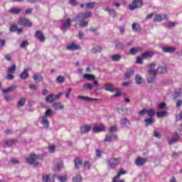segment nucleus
<instances>
[{"label":"nucleus","instance_id":"obj_1","mask_svg":"<svg viewBox=\"0 0 182 182\" xmlns=\"http://www.w3.org/2000/svg\"><path fill=\"white\" fill-rule=\"evenodd\" d=\"M43 159V156L42 155H36L33 153H32L28 157L26 158V160L28 164H31L32 166H34V167H36L37 166H39V162L38 160H42Z\"/></svg>","mask_w":182,"mask_h":182},{"label":"nucleus","instance_id":"obj_2","mask_svg":"<svg viewBox=\"0 0 182 182\" xmlns=\"http://www.w3.org/2000/svg\"><path fill=\"white\" fill-rule=\"evenodd\" d=\"M92 12L88 11L85 13H79L73 19L74 22H82V21H85V19H89L92 16Z\"/></svg>","mask_w":182,"mask_h":182},{"label":"nucleus","instance_id":"obj_3","mask_svg":"<svg viewBox=\"0 0 182 182\" xmlns=\"http://www.w3.org/2000/svg\"><path fill=\"white\" fill-rule=\"evenodd\" d=\"M121 161L122 159L120 158H110L107 160V166L111 169L116 168Z\"/></svg>","mask_w":182,"mask_h":182},{"label":"nucleus","instance_id":"obj_4","mask_svg":"<svg viewBox=\"0 0 182 182\" xmlns=\"http://www.w3.org/2000/svg\"><path fill=\"white\" fill-rule=\"evenodd\" d=\"M157 75V70L153 69L148 70L147 82L148 83H153L156 80V75Z\"/></svg>","mask_w":182,"mask_h":182},{"label":"nucleus","instance_id":"obj_5","mask_svg":"<svg viewBox=\"0 0 182 182\" xmlns=\"http://www.w3.org/2000/svg\"><path fill=\"white\" fill-rule=\"evenodd\" d=\"M146 114L149 117H153L156 114V113L154 112V109H143L142 110L138 112V114L139 116H144V114Z\"/></svg>","mask_w":182,"mask_h":182},{"label":"nucleus","instance_id":"obj_6","mask_svg":"<svg viewBox=\"0 0 182 182\" xmlns=\"http://www.w3.org/2000/svg\"><path fill=\"white\" fill-rule=\"evenodd\" d=\"M18 25L20 26H28L31 28V26H32V22L26 18H20L18 21Z\"/></svg>","mask_w":182,"mask_h":182},{"label":"nucleus","instance_id":"obj_7","mask_svg":"<svg viewBox=\"0 0 182 182\" xmlns=\"http://www.w3.org/2000/svg\"><path fill=\"white\" fill-rule=\"evenodd\" d=\"M142 6L143 1L141 0H134L132 4H129V9H131V11H134V9L141 8Z\"/></svg>","mask_w":182,"mask_h":182},{"label":"nucleus","instance_id":"obj_8","mask_svg":"<svg viewBox=\"0 0 182 182\" xmlns=\"http://www.w3.org/2000/svg\"><path fill=\"white\" fill-rule=\"evenodd\" d=\"M104 89L107 92H119V88L115 87L114 85L112 83H105L104 84Z\"/></svg>","mask_w":182,"mask_h":182},{"label":"nucleus","instance_id":"obj_9","mask_svg":"<svg viewBox=\"0 0 182 182\" xmlns=\"http://www.w3.org/2000/svg\"><path fill=\"white\" fill-rule=\"evenodd\" d=\"M71 22L72 21L70 20V18L63 21L61 26V30L63 31V32H66V31H68V29L70 28Z\"/></svg>","mask_w":182,"mask_h":182},{"label":"nucleus","instance_id":"obj_10","mask_svg":"<svg viewBox=\"0 0 182 182\" xmlns=\"http://www.w3.org/2000/svg\"><path fill=\"white\" fill-rule=\"evenodd\" d=\"M117 139V135L113 134H107L105 136V139H104V142L111 143L113 140H116Z\"/></svg>","mask_w":182,"mask_h":182},{"label":"nucleus","instance_id":"obj_11","mask_svg":"<svg viewBox=\"0 0 182 182\" xmlns=\"http://www.w3.org/2000/svg\"><path fill=\"white\" fill-rule=\"evenodd\" d=\"M161 49L164 53H174L177 48L176 47L172 46H164L161 47Z\"/></svg>","mask_w":182,"mask_h":182},{"label":"nucleus","instance_id":"obj_12","mask_svg":"<svg viewBox=\"0 0 182 182\" xmlns=\"http://www.w3.org/2000/svg\"><path fill=\"white\" fill-rule=\"evenodd\" d=\"M77 99H80V100H83L84 102H99V99L92 98L87 96L80 95L77 97Z\"/></svg>","mask_w":182,"mask_h":182},{"label":"nucleus","instance_id":"obj_13","mask_svg":"<svg viewBox=\"0 0 182 182\" xmlns=\"http://www.w3.org/2000/svg\"><path fill=\"white\" fill-rule=\"evenodd\" d=\"M80 49V46L75 43L74 42H72L71 43L67 46L68 50H79Z\"/></svg>","mask_w":182,"mask_h":182},{"label":"nucleus","instance_id":"obj_14","mask_svg":"<svg viewBox=\"0 0 182 182\" xmlns=\"http://www.w3.org/2000/svg\"><path fill=\"white\" fill-rule=\"evenodd\" d=\"M52 107H53L55 110H63V109H65V105L60 102H56L52 104Z\"/></svg>","mask_w":182,"mask_h":182},{"label":"nucleus","instance_id":"obj_15","mask_svg":"<svg viewBox=\"0 0 182 182\" xmlns=\"http://www.w3.org/2000/svg\"><path fill=\"white\" fill-rule=\"evenodd\" d=\"M164 19H168V16H167V14L156 15L153 21L154 22H161V21H164Z\"/></svg>","mask_w":182,"mask_h":182},{"label":"nucleus","instance_id":"obj_16","mask_svg":"<svg viewBox=\"0 0 182 182\" xmlns=\"http://www.w3.org/2000/svg\"><path fill=\"white\" fill-rule=\"evenodd\" d=\"M146 161H147V160H146V159L141 158V157H138L135 160V164L138 167H141V166H144V164L146 163Z\"/></svg>","mask_w":182,"mask_h":182},{"label":"nucleus","instance_id":"obj_17","mask_svg":"<svg viewBox=\"0 0 182 182\" xmlns=\"http://www.w3.org/2000/svg\"><path fill=\"white\" fill-rule=\"evenodd\" d=\"M180 139V135L177 132L172 136L171 139L168 140V144H174V143H177L178 139Z\"/></svg>","mask_w":182,"mask_h":182},{"label":"nucleus","instance_id":"obj_18","mask_svg":"<svg viewBox=\"0 0 182 182\" xmlns=\"http://www.w3.org/2000/svg\"><path fill=\"white\" fill-rule=\"evenodd\" d=\"M154 122L156 120L153 117H149V118H146L144 119V123H145V127H148V126H152V124H154Z\"/></svg>","mask_w":182,"mask_h":182},{"label":"nucleus","instance_id":"obj_19","mask_svg":"<svg viewBox=\"0 0 182 182\" xmlns=\"http://www.w3.org/2000/svg\"><path fill=\"white\" fill-rule=\"evenodd\" d=\"M35 37L40 41V42H45V36L41 31H37L35 33Z\"/></svg>","mask_w":182,"mask_h":182},{"label":"nucleus","instance_id":"obj_20","mask_svg":"<svg viewBox=\"0 0 182 182\" xmlns=\"http://www.w3.org/2000/svg\"><path fill=\"white\" fill-rule=\"evenodd\" d=\"M92 129V127L90 125H84L80 127V132L82 134H86L90 132V129Z\"/></svg>","mask_w":182,"mask_h":182},{"label":"nucleus","instance_id":"obj_21","mask_svg":"<svg viewBox=\"0 0 182 182\" xmlns=\"http://www.w3.org/2000/svg\"><path fill=\"white\" fill-rule=\"evenodd\" d=\"M16 89H18V86L11 85L6 89L2 90V92L3 93H11V92H14V90H16Z\"/></svg>","mask_w":182,"mask_h":182},{"label":"nucleus","instance_id":"obj_22","mask_svg":"<svg viewBox=\"0 0 182 182\" xmlns=\"http://www.w3.org/2000/svg\"><path fill=\"white\" fill-rule=\"evenodd\" d=\"M105 11L109 13V15L112 16V18H116L117 16V12H116V10L111 9L109 7H107L105 9Z\"/></svg>","mask_w":182,"mask_h":182},{"label":"nucleus","instance_id":"obj_23","mask_svg":"<svg viewBox=\"0 0 182 182\" xmlns=\"http://www.w3.org/2000/svg\"><path fill=\"white\" fill-rule=\"evenodd\" d=\"M154 55V53L152 51L148 50L142 53V59H149V58H151Z\"/></svg>","mask_w":182,"mask_h":182},{"label":"nucleus","instance_id":"obj_24","mask_svg":"<svg viewBox=\"0 0 182 182\" xmlns=\"http://www.w3.org/2000/svg\"><path fill=\"white\" fill-rule=\"evenodd\" d=\"M43 182H55V177L50 176L49 175L43 176Z\"/></svg>","mask_w":182,"mask_h":182},{"label":"nucleus","instance_id":"obj_25","mask_svg":"<svg viewBox=\"0 0 182 182\" xmlns=\"http://www.w3.org/2000/svg\"><path fill=\"white\" fill-rule=\"evenodd\" d=\"M41 123L46 128L48 129V127H49V120L48 119V118H46V117H42Z\"/></svg>","mask_w":182,"mask_h":182},{"label":"nucleus","instance_id":"obj_26","mask_svg":"<svg viewBox=\"0 0 182 182\" xmlns=\"http://www.w3.org/2000/svg\"><path fill=\"white\" fill-rule=\"evenodd\" d=\"M20 79L25 80L29 77V73L27 69H25L23 73H21L19 75Z\"/></svg>","mask_w":182,"mask_h":182},{"label":"nucleus","instance_id":"obj_27","mask_svg":"<svg viewBox=\"0 0 182 182\" xmlns=\"http://www.w3.org/2000/svg\"><path fill=\"white\" fill-rule=\"evenodd\" d=\"M127 172H126V171L123 170V169H120L118 174L114 176L112 182H117V179L120 178V176H123V174H126Z\"/></svg>","mask_w":182,"mask_h":182},{"label":"nucleus","instance_id":"obj_28","mask_svg":"<svg viewBox=\"0 0 182 182\" xmlns=\"http://www.w3.org/2000/svg\"><path fill=\"white\" fill-rule=\"evenodd\" d=\"M181 96V89H178L175 90L173 95H172V97L173 100H176L178 97H180Z\"/></svg>","mask_w":182,"mask_h":182},{"label":"nucleus","instance_id":"obj_29","mask_svg":"<svg viewBox=\"0 0 182 182\" xmlns=\"http://www.w3.org/2000/svg\"><path fill=\"white\" fill-rule=\"evenodd\" d=\"M132 28L134 32H139V31H141V27L140 26V24L137 23H133Z\"/></svg>","mask_w":182,"mask_h":182},{"label":"nucleus","instance_id":"obj_30","mask_svg":"<svg viewBox=\"0 0 182 182\" xmlns=\"http://www.w3.org/2000/svg\"><path fill=\"white\" fill-rule=\"evenodd\" d=\"M167 66H159L156 70V73H167Z\"/></svg>","mask_w":182,"mask_h":182},{"label":"nucleus","instance_id":"obj_31","mask_svg":"<svg viewBox=\"0 0 182 182\" xmlns=\"http://www.w3.org/2000/svg\"><path fill=\"white\" fill-rule=\"evenodd\" d=\"M105 130V126H96L93 128L94 133H100V132H103Z\"/></svg>","mask_w":182,"mask_h":182},{"label":"nucleus","instance_id":"obj_32","mask_svg":"<svg viewBox=\"0 0 182 182\" xmlns=\"http://www.w3.org/2000/svg\"><path fill=\"white\" fill-rule=\"evenodd\" d=\"M82 77L84 79H87V80H95V79H96V77H95V75H92V74H84L82 75Z\"/></svg>","mask_w":182,"mask_h":182},{"label":"nucleus","instance_id":"obj_33","mask_svg":"<svg viewBox=\"0 0 182 182\" xmlns=\"http://www.w3.org/2000/svg\"><path fill=\"white\" fill-rule=\"evenodd\" d=\"M54 101L55 98L53 94H50L46 97V102L47 103H53Z\"/></svg>","mask_w":182,"mask_h":182},{"label":"nucleus","instance_id":"obj_34","mask_svg":"<svg viewBox=\"0 0 182 182\" xmlns=\"http://www.w3.org/2000/svg\"><path fill=\"white\" fill-rule=\"evenodd\" d=\"M121 124L124 127H128V126H130V120L127 119V118L122 119H121Z\"/></svg>","mask_w":182,"mask_h":182},{"label":"nucleus","instance_id":"obj_35","mask_svg":"<svg viewBox=\"0 0 182 182\" xmlns=\"http://www.w3.org/2000/svg\"><path fill=\"white\" fill-rule=\"evenodd\" d=\"M75 168L79 169V167L82 166L83 161L80 160L79 158H76L74 161Z\"/></svg>","mask_w":182,"mask_h":182},{"label":"nucleus","instance_id":"obj_36","mask_svg":"<svg viewBox=\"0 0 182 182\" xmlns=\"http://www.w3.org/2000/svg\"><path fill=\"white\" fill-rule=\"evenodd\" d=\"M9 12L13 15H19V14H21V9L16 8H11L10 9Z\"/></svg>","mask_w":182,"mask_h":182},{"label":"nucleus","instance_id":"obj_37","mask_svg":"<svg viewBox=\"0 0 182 182\" xmlns=\"http://www.w3.org/2000/svg\"><path fill=\"white\" fill-rule=\"evenodd\" d=\"M134 74V71L133 70H127L125 73H124V77H126V79H130V77L132 76V75Z\"/></svg>","mask_w":182,"mask_h":182},{"label":"nucleus","instance_id":"obj_38","mask_svg":"<svg viewBox=\"0 0 182 182\" xmlns=\"http://www.w3.org/2000/svg\"><path fill=\"white\" fill-rule=\"evenodd\" d=\"M135 82L136 85H141L143 83V78L140 76V75H136Z\"/></svg>","mask_w":182,"mask_h":182},{"label":"nucleus","instance_id":"obj_39","mask_svg":"<svg viewBox=\"0 0 182 182\" xmlns=\"http://www.w3.org/2000/svg\"><path fill=\"white\" fill-rule=\"evenodd\" d=\"M141 50V48H132L129 50V53L131 55H136L138 52H140Z\"/></svg>","mask_w":182,"mask_h":182},{"label":"nucleus","instance_id":"obj_40","mask_svg":"<svg viewBox=\"0 0 182 182\" xmlns=\"http://www.w3.org/2000/svg\"><path fill=\"white\" fill-rule=\"evenodd\" d=\"M25 103H26V100L25 98H21L17 103V106L18 107H23V106H25Z\"/></svg>","mask_w":182,"mask_h":182},{"label":"nucleus","instance_id":"obj_41","mask_svg":"<svg viewBox=\"0 0 182 182\" xmlns=\"http://www.w3.org/2000/svg\"><path fill=\"white\" fill-rule=\"evenodd\" d=\"M92 53H100L102 52V47L97 46L92 48Z\"/></svg>","mask_w":182,"mask_h":182},{"label":"nucleus","instance_id":"obj_42","mask_svg":"<svg viewBox=\"0 0 182 182\" xmlns=\"http://www.w3.org/2000/svg\"><path fill=\"white\" fill-rule=\"evenodd\" d=\"M51 116H53V112L50 109H48L46 112H45V116L44 117H51Z\"/></svg>","mask_w":182,"mask_h":182},{"label":"nucleus","instance_id":"obj_43","mask_svg":"<svg viewBox=\"0 0 182 182\" xmlns=\"http://www.w3.org/2000/svg\"><path fill=\"white\" fill-rule=\"evenodd\" d=\"M33 80L36 82H43V77L41 75H34L33 76Z\"/></svg>","mask_w":182,"mask_h":182},{"label":"nucleus","instance_id":"obj_44","mask_svg":"<svg viewBox=\"0 0 182 182\" xmlns=\"http://www.w3.org/2000/svg\"><path fill=\"white\" fill-rule=\"evenodd\" d=\"M167 114H168L167 111H162V112H156V116H158V117H166V116H167Z\"/></svg>","mask_w":182,"mask_h":182},{"label":"nucleus","instance_id":"obj_45","mask_svg":"<svg viewBox=\"0 0 182 182\" xmlns=\"http://www.w3.org/2000/svg\"><path fill=\"white\" fill-rule=\"evenodd\" d=\"M80 22L79 23V26L80 28H86L87 26V25H89V23L86 21H78Z\"/></svg>","mask_w":182,"mask_h":182},{"label":"nucleus","instance_id":"obj_46","mask_svg":"<svg viewBox=\"0 0 182 182\" xmlns=\"http://www.w3.org/2000/svg\"><path fill=\"white\" fill-rule=\"evenodd\" d=\"M58 180L59 182H66V180H68V175H64V176H60L58 178Z\"/></svg>","mask_w":182,"mask_h":182},{"label":"nucleus","instance_id":"obj_47","mask_svg":"<svg viewBox=\"0 0 182 182\" xmlns=\"http://www.w3.org/2000/svg\"><path fill=\"white\" fill-rule=\"evenodd\" d=\"M15 70H16V65H14L13 66L8 68L7 73H14Z\"/></svg>","mask_w":182,"mask_h":182},{"label":"nucleus","instance_id":"obj_48","mask_svg":"<svg viewBox=\"0 0 182 182\" xmlns=\"http://www.w3.org/2000/svg\"><path fill=\"white\" fill-rule=\"evenodd\" d=\"M18 26L16 24H11L9 28V32H16Z\"/></svg>","mask_w":182,"mask_h":182},{"label":"nucleus","instance_id":"obj_49","mask_svg":"<svg viewBox=\"0 0 182 182\" xmlns=\"http://www.w3.org/2000/svg\"><path fill=\"white\" fill-rule=\"evenodd\" d=\"M73 182H82V176L77 175L73 178Z\"/></svg>","mask_w":182,"mask_h":182},{"label":"nucleus","instance_id":"obj_50","mask_svg":"<svg viewBox=\"0 0 182 182\" xmlns=\"http://www.w3.org/2000/svg\"><path fill=\"white\" fill-rule=\"evenodd\" d=\"M120 59H122V55H112V60L117 62V61L120 60Z\"/></svg>","mask_w":182,"mask_h":182},{"label":"nucleus","instance_id":"obj_51","mask_svg":"<svg viewBox=\"0 0 182 182\" xmlns=\"http://www.w3.org/2000/svg\"><path fill=\"white\" fill-rule=\"evenodd\" d=\"M115 46H116L117 48H118L121 50L124 49V43H117L115 44Z\"/></svg>","mask_w":182,"mask_h":182},{"label":"nucleus","instance_id":"obj_52","mask_svg":"<svg viewBox=\"0 0 182 182\" xmlns=\"http://www.w3.org/2000/svg\"><path fill=\"white\" fill-rule=\"evenodd\" d=\"M108 131L109 134L114 133V132H117V127L113 126V127H109L108 128Z\"/></svg>","mask_w":182,"mask_h":182},{"label":"nucleus","instance_id":"obj_53","mask_svg":"<svg viewBox=\"0 0 182 182\" xmlns=\"http://www.w3.org/2000/svg\"><path fill=\"white\" fill-rule=\"evenodd\" d=\"M14 144V140H9L4 141V147H11Z\"/></svg>","mask_w":182,"mask_h":182},{"label":"nucleus","instance_id":"obj_54","mask_svg":"<svg viewBox=\"0 0 182 182\" xmlns=\"http://www.w3.org/2000/svg\"><path fill=\"white\" fill-rule=\"evenodd\" d=\"M62 167H63V163H57L56 167H55V171H60L62 169Z\"/></svg>","mask_w":182,"mask_h":182},{"label":"nucleus","instance_id":"obj_55","mask_svg":"<svg viewBox=\"0 0 182 182\" xmlns=\"http://www.w3.org/2000/svg\"><path fill=\"white\" fill-rule=\"evenodd\" d=\"M83 168L85 170H90V163H89V161H85L83 164Z\"/></svg>","mask_w":182,"mask_h":182},{"label":"nucleus","instance_id":"obj_56","mask_svg":"<svg viewBox=\"0 0 182 182\" xmlns=\"http://www.w3.org/2000/svg\"><path fill=\"white\" fill-rule=\"evenodd\" d=\"M93 85L92 84H84L85 89H87V90H92L93 89Z\"/></svg>","mask_w":182,"mask_h":182},{"label":"nucleus","instance_id":"obj_57","mask_svg":"<svg viewBox=\"0 0 182 182\" xmlns=\"http://www.w3.org/2000/svg\"><path fill=\"white\" fill-rule=\"evenodd\" d=\"M56 82L58 83H63V82H65V77H62V76H58L57 78H56Z\"/></svg>","mask_w":182,"mask_h":182},{"label":"nucleus","instance_id":"obj_58","mask_svg":"<svg viewBox=\"0 0 182 182\" xmlns=\"http://www.w3.org/2000/svg\"><path fill=\"white\" fill-rule=\"evenodd\" d=\"M166 102H161L159 105H158V109H159V110H163L164 109H166Z\"/></svg>","mask_w":182,"mask_h":182},{"label":"nucleus","instance_id":"obj_59","mask_svg":"<svg viewBox=\"0 0 182 182\" xmlns=\"http://www.w3.org/2000/svg\"><path fill=\"white\" fill-rule=\"evenodd\" d=\"M28 45H29V43L28 42V41H24L21 44L20 48L23 49V48H26V46H28Z\"/></svg>","mask_w":182,"mask_h":182},{"label":"nucleus","instance_id":"obj_60","mask_svg":"<svg viewBox=\"0 0 182 182\" xmlns=\"http://www.w3.org/2000/svg\"><path fill=\"white\" fill-rule=\"evenodd\" d=\"M85 6L89 9H93V8H95V3H87V4H85Z\"/></svg>","mask_w":182,"mask_h":182},{"label":"nucleus","instance_id":"obj_61","mask_svg":"<svg viewBox=\"0 0 182 182\" xmlns=\"http://www.w3.org/2000/svg\"><path fill=\"white\" fill-rule=\"evenodd\" d=\"M143 59H144V58H143V56H141V57H137V58H136V63H139V64L142 65V63H143Z\"/></svg>","mask_w":182,"mask_h":182},{"label":"nucleus","instance_id":"obj_62","mask_svg":"<svg viewBox=\"0 0 182 182\" xmlns=\"http://www.w3.org/2000/svg\"><path fill=\"white\" fill-rule=\"evenodd\" d=\"M176 26V22H168L167 24V28H174Z\"/></svg>","mask_w":182,"mask_h":182},{"label":"nucleus","instance_id":"obj_63","mask_svg":"<svg viewBox=\"0 0 182 182\" xmlns=\"http://www.w3.org/2000/svg\"><path fill=\"white\" fill-rule=\"evenodd\" d=\"M154 137H156V139H161V134L159 132H154Z\"/></svg>","mask_w":182,"mask_h":182},{"label":"nucleus","instance_id":"obj_64","mask_svg":"<svg viewBox=\"0 0 182 182\" xmlns=\"http://www.w3.org/2000/svg\"><path fill=\"white\" fill-rule=\"evenodd\" d=\"M119 32L121 35H124V32H126V29L123 26H119Z\"/></svg>","mask_w":182,"mask_h":182}]
</instances>
